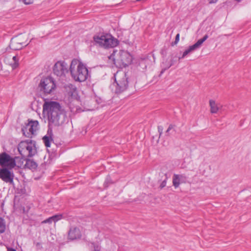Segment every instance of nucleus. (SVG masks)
Here are the masks:
<instances>
[{
    "instance_id": "f257e3e1",
    "label": "nucleus",
    "mask_w": 251,
    "mask_h": 251,
    "mask_svg": "<svg viewBox=\"0 0 251 251\" xmlns=\"http://www.w3.org/2000/svg\"><path fill=\"white\" fill-rule=\"evenodd\" d=\"M43 112L47 114L50 126H62L67 120L65 111L57 102L45 101L43 105Z\"/></svg>"
},
{
    "instance_id": "f03ea898",
    "label": "nucleus",
    "mask_w": 251,
    "mask_h": 251,
    "mask_svg": "<svg viewBox=\"0 0 251 251\" xmlns=\"http://www.w3.org/2000/svg\"><path fill=\"white\" fill-rule=\"evenodd\" d=\"M70 71L72 77L76 81H84L88 75V71L86 66L76 59L72 61Z\"/></svg>"
},
{
    "instance_id": "7ed1b4c3",
    "label": "nucleus",
    "mask_w": 251,
    "mask_h": 251,
    "mask_svg": "<svg viewBox=\"0 0 251 251\" xmlns=\"http://www.w3.org/2000/svg\"><path fill=\"white\" fill-rule=\"evenodd\" d=\"M109 58L113 59L114 64L119 68L126 67L130 64L132 61V56L129 53L124 50H120L117 54L114 51Z\"/></svg>"
},
{
    "instance_id": "20e7f679",
    "label": "nucleus",
    "mask_w": 251,
    "mask_h": 251,
    "mask_svg": "<svg viewBox=\"0 0 251 251\" xmlns=\"http://www.w3.org/2000/svg\"><path fill=\"white\" fill-rule=\"evenodd\" d=\"M115 87V93L119 94L125 91L128 87L129 81L126 73L118 72L114 75Z\"/></svg>"
},
{
    "instance_id": "39448f33",
    "label": "nucleus",
    "mask_w": 251,
    "mask_h": 251,
    "mask_svg": "<svg viewBox=\"0 0 251 251\" xmlns=\"http://www.w3.org/2000/svg\"><path fill=\"white\" fill-rule=\"evenodd\" d=\"M18 150L23 157H31L37 152L35 144L31 141L21 142L18 145Z\"/></svg>"
},
{
    "instance_id": "423d86ee",
    "label": "nucleus",
    "mask_w": 251,
    "mask_h": 251,
    "mask_svg": "<svg viewBox=\"0 0 251 251\" xmlns=\"http://www.w3.org/2000/svg\"><path fill=\"white\" fill-rule=\"evenodd\" d=\"M96 44L104 48H112L118 44V41L109 34L98 35L94 37Z\"/></svg>"
},
{
    "instance_id": "0eeeda50",
    "label": "nucleus",
    "mask_w": 251,
    "mask_h": 251,
    "mask_svg": "<svg viewBox=\"0 0 251 251\" xmlns=\"http://www.w3.org/2000/svg\"><path fill=\"white\" fill-rule=\"evenodd\" d=\"M56 85L51 77L42 78L38 85L40 92L45 95L51 94L55 89Z\"/></svg>"
},
{
    "instance_id": "6e6552de",
    "label": "nucleus",
    "mask_w": 251,
    "mask_h": 251,
    "mask_svg": "<svg viewBox=\"0 0 251 251\" xmlns=\"http://www.w3.org/2000/svg\"><path fill=\"white\" fill-rule=\"evenodd\" d=\"M18 158L17 157L13 158L5 152H2L0 153V166L1 168L13 169L17 165L16 160Z\"/></svg>"
},
{
    "instance_id": "1a4fd4ad",
    "label": "nucleus",
    "mask_w": 251,
    "mask_h": 251,
    "mask_svg": "<svg viewBox=\"0 0 251 251\" xmlns=\"http://www.w3.org/2000/svg\"><path fill=\"white\" fill-rule=\"evenodd\" d=\"M26 41L27 37L25 35H19L11 39L9 47L13 50H21L27 45L26 44Z\"/></svg>"
},
{
    "instance_id": "9d476101",
    "label": "nucleus",
    "mask_w": 251,
    "mask_h": 251,
    "mask_svg": "<svg viewBox=\"0 0 251 251\" xmlns=\"http://www.w3.org/2000/svg\"><path fill=\"white\" fill-rule=\"evenodd\" d=\"M38 122L37 121H30L22 127V131L25 137L31 138L38 129Z\"/></svg>"
},
{
    "instance_id": "9b49d317",
    "label": "nucleus",
    "mask_w": 251,
    "mask_h": 251,
    "mask_svg": "<svg viewBox=\"0 0 251 251\" xmlns=\"http://www.w3.org/2000/svg\"><path fill=\"white\" fill-rule=\"evenodd\" d=\"M53 72L57 76H64L68 72L67 64L64 61H58L54 65Z\"/></svg>"
},
{
    "instance_id": "f8f14e48",
    "label": "nucleus",
    "mask_w": 251,
    "mask_h": 251,
    "mask_svg": "<svg viewBox=\"0 0 251 251\" xmlns=\"http://www.w3.org/2000/svg\"><path fill=\"white\" fill-rule=\"evenodd\" d=\"M6 168H0V178L4 182L11 184H13L14 175L11 170Z\"/></svg>"
},
{
    "instance_id": "ddd939ff",
    "label": "nucleus",
    "mask_w": 251,
    "mask_h": 251,
    "mask_svg": "<svg viewBox=\"0 0 251 251\" xmlns=\"http://www.w3.org/2000/svg\"><path fill=\"white\" fill-rule=\"evenodd\" d=\"M155 62V58L152 54H149L144 58H141L139 61L140 70H146L148 66H150Z\"/></svg>"
},
{
    "instance_id": "4468645a",
    "label": "nucleus",
    "mask_w": 251,
    "mask_h": 251,
    "mask_svg": "<svg viewBox=\"0 0 251 251\" xmlns=\"http://www.w3.org/2000/svg\"><path fill=\"white\" fill-rule=\"evenodd\" d=\"M81 236L80 231L78 228L72 226L70 228L68 232V239L71 240H74L79 239Z\"/></svg>"
},
{
    "instance_id": "2eb2a0df",
    "label": "nucleus",
    "mask_w": 251,
    "mask_h": 251,
    "mask_svg": "<svg viewBox=\"0 0 251 251\" xmlns=\"http://www.w3.org/2000/svg\"><path fill=\"white\" fill-rule=\"evenodd\" d=\"M186 179L187 177L184 175L174 174L173 176V185L176 188L180 183H185Z\"/></svg>"
},
{
    "instance_id": "dca6fc26",
    "label": "nucleus",
    "mask_w": 251,
    "mask_h": 251,
    "mask_svg": "<svg viewBox=\"0 0 251 251\" xmlns=\"http://www.w3.org/2000/svg\"><path fill=\"white\" fill-rule=\"evenodd\" d=\"M66 92L69 97H71L72 99L77 98V90L76 87L71 84H69L65 87Z\"/></svg>"
},
{
    "instance_id": "f3484780",
    "label": "nucleus",
    "mask_w": 251,
    "mask_h": 251,
    "mask_svg": "<svg viewBox=\"0 0 251 251\" xmlns=\"http://www.w3.org/2000/svg\"><path fill=\"white\" fill-rule=\"evenodd\" d=\"M37 166L38 165L36 162L34 161L33 160L29 159L25 160V163L23 166L25 168L29 169L33 171L37 169Z\"/></svg>"
},
{
    "instance_id": "a211bd4d",
    "label": "nucleus",
    "mask_w": 251,
    "mask_h": 251,
    "mask_svg": "<svg viewBox=\"0 0 251 251\" xmlns=\"http://www.w3.org/2000/svg\"><path fill=\"white\" fill-rule=\"evenodd\" d=\"M198 49H199V48L196 44V43L192 46H189V47L183 52L182 56L179 57V60L184 58L189 53L194 51V50Z\"/></svg>"
},
{
    "instance_id": "6ab92c4d",
    "label": "nucleus",
    "mask_w": 251,
    "mask_h": 251,
    "mask_svg": "<svg viewBox=\"0 0 251 251\" xmlns=\"http://www.w3.org/2000/svg\"><path fill=\"white\" fill-rule=\"evenodd\" d=\"M209 105L210 107V112L212 114L217 113L220 109L218 104L213 100H209Z\"/></svg>"
},
{
    "instance_id": "aec40b11",
    "label": "nucleus",
    "mask_w": 251,
    "mask_h": 251,
    "mask_svg": "<svg viewBox=\"0 0 251 251\" xmlns=\"http://www.w3.org/2000/svg\"><path fill=\"white\" fill-rule=\"evenodd\" d=\"M174 64L173 61L172 59H171L169 61H166L162 63V67L163 68L162 69L161 73H162L164 71L169 69L171 66H172Z\"/></svg>"
},
{
    "instance_id": "412c9836",
    "label": "nucleus",
    "mask_w": 251,
    "mask_h": 251,
    "mask_svg": "<svg viewBox=\"0 0 251 251\" xmlns=\"http://www.w3.org/2000/svg\"><path fill=\"white\" fill-rule=\"evenodd\" d=\"M43 140L44 141L45 146L47 147H50V142L53 141L51 138H50L49 137L47 136H45L43 138Z\"/></svg>"
},
{
    "instance_id": "4be33fe9",
    "label": "nucleus",
    "mask_w": 251,
    "mask_h": 251,
    "mask_svg": "<svg viewBox=\"0 0 251 251\" xmlns=\"http://www.w3.org/2000/svg\"><path fill=\"white\" fill-rule=\"evenodd\" d=\"M208 38V35H205L202 38L199 40L196 43V44L198 46V47L200 48L202 43Z\"/></svg>"
},
{
    "instance_id": "5701e85b",
    "label": "nucleus",
    "mask_w": 251,
    "mask_h": 251,
    "mask_svg": "<svg viewBox=\"0 0 251 251\" xmlns=\"http://www.w3.org/2000/svg\"><path fill=\"white\" fill-rule=\"evenodd\" d=\"M5 230V225L3 220L0 218V234L3 233Z\"/></svg>"
},
{
    "instance_id": "b1692460",
    "label": "nucleus",
    "mask_w": 251,
    "mask_h": 251,
    "mask_svg": "<svg viewBox=\"0 0 251 251\" xmlns=\"http://www.w3.org/2000/svg\"><path fill=\"white\" fill-rule=\"evenodd\" d=\"M13 60L14 62L13 63H12L11 64V65L13 69H14L18 66V60L17 59L16 56H14L13 57Z\"/></svg>"
},
{
    "instance_id": "393cba45",
    "label": "nucleus",
    "mask_w": 251,
    "mask_h": 251,
    "mask_svg": "<svg viewBox=\"0 0 251 251\" xmlns=\"http://www.w3.org/2000/svg\"><path fill=\"white\" fill-rule=\"evenodd\" d=\"M62 218L61 215H55L51 217V218H52V221L54 223L58 221L59 220H60Z\"/></svg>"
},
{
    "instance_id": "a878e982",
    "label": "nucleus",
    "mask_w": 251,
    "mask_h": 251,
    "mask_svg": "<svg viewBox=\"0 0 251 251\" xmlns=\"http://www.w3.org/2000/svg\"><path fill=\"white\" fill-rule=\"evenodd\" d=\"M174 127V126L173 125H170L168 128L167 130L166 131V134L167 136H169L170 135V131L171 130H172Z\"/></svg>"
},
{
    "instance_id": "bb28decb",
    "label": "nucleus",
    "mask_w": 251,
    "mask_h": 251,
    "mask_svg": "<svg viewBox=\"0 0 251 251\" xmlns=\"http://www.w3.org/2000/svg\"><path fill=\"white\" fill-rule=\"evenodd\" d=\"M167 177H166V179L165 180H164L163 181H162V182L161 183L160 186H159V188L160 189H162L164 187L166 186V183H167V181H166V180H167Z\"/></svg>"
},
{
    "instance_id": "cd10ccee",
    "label": "nucleus",
    "mask_w": 251,
    "mask_h": 251,
    "mask_svg": "<svg viewBox=\"0 0 251 251\" xmlns=\"http://www.w3.org/2000/svg\"><path fill=\"white\" fill-rule=\"evenodd\" d=\"M52 218H51V217L48 218L47 219L43 221L42 223V224H45V223H49V224H51L52 222H53L52 221Z\"/></svg>"
},
{
    "instance_id": "c85d7f7f",
    "label": "nucleus",
    "mask_w": 251,
    "mask_h": 251,
    "mask_svg": "<svg viewBox=\"0 0 251 251\" xmlns=\"http://www.w3.org/2000/svg\"><path fill=\"white\" fill-rule=\"evenodd\" d=\"M179 40V34L178 33L176 34V38H175V41L174 42H173L172 43V45H176L177 44V43L178 42Z\"/></svg>"
},
{
    "instance_id": "c756f323",
    "label": "nucleus",
    "mask_w": 251,
    "mask_h": 251,
    "mask_svg": "<svg viewBox=\"0 0 251 251\" xmlns=\"http://www.w3.org/2000/svg\"><path fill=\"white\" fill-rule=\"evenodd\" d=\"M92 245H93L94 249V251H100V247L99 245L95 244L94 243H93Z\"/></svg>"
},
{
    "instance_id": "7c9ffc66",
    "label": "nucleus",
    "mask_w": 251,
    "mask_h": 251,
    "mask_svg": "<svg viewBox=\"0 0 251 251\" xmlns=\"http://www.w3.org/2000/svg\"><path fill=\"white\" fill-rule=\"evenodd\" d=\"M23 1L25 4H30L33 2V0H19Z\"/></svg>"
},
{
    "instance_id": "2f4dec72",
    "label": "nucleus",
    "mask_w": 251,
    "mask_h": 251,
    "mask_svg": "<svg viewBox=\"0 0 251 251\" xmlns=\"http://www.w3.org/2000/svg\"><path fill=\"white\" fill-rule=\"evenodd\" d=\"M109 180H110V178L109 177H107L106 178V181L104 183V185L105 186V187H107L108 185H107V183L109 182Z\"/></svg>"
},
{
    "instance_id": "473e14b6",
    "label": "nucleus",
    "mask_w": 251,
    "mask_h": 251,
    "mask_svg": "<svg viewBox=\"0 0 251 251\" xmlns=\"http://www.w3.org/2000/svg\"><path fill=\"white\" fill-rule=\"evenodd\" d=\"M158 131H159V133H160V135H161V134H162V133L163 128H162V127H161V126H159V127H158Z\"/></svg>"
},
{
    "instance_id": "72a5a7b5",
    "label": "nucleus",
    "mask_w": 251,
    "mask_h": 251,
    "mask_svg": "<svg viewBox=\"0 0 251 251\" xmlns=\"http://www.w3.org/2000/svg\"><path fill=\"white\" fill-rule=\"evenodd\" d=\"M217 1V0H209L210 3H215Z\"/></svg>"
},
{
    "instance_id": "f704fd0d",
    "label": "nucleus",
    "mask_w": 251,
    "mask_h": 251,
    "mask_svg": "<svg viewBox=\"0 0 251 251\" xmlns=\"http://www.w3.org/2000/svg\"><path fill=\"white\" fill-rule=\"evenodd\" d=\"M8 251H17L13 248H9V249H8Z\"/></svg>"
},
{
    "instance_id": "c9c22d12",
    "label": "nucleus",
    "mask_w": 251,
    "mask_h": 251,
    "mask_svg": "<svg viewBox=\"0 0 251 251\" xmlns=\"http://www.w3.org/2000/svg\"><path fill=\"white\" fill-rule=\"evenodd\" d=\"M17 166H18V167H20V168H21V167H22V165H19V164H17Z\"/></svg>"
},
{
    "instance_id": "e433bc0d",
    "label": "nucleus",
    "mask_w": 251,
    "mask_h": 251,
    "mask_svg": "<svg viewBox=\"0 0 251 251\" xmlns=\"http://www.w3.org/2000/svg\"><path fill=\"white\" fill-rule=\"evenodd\" d=\"M238 2H240L241 0H236Z\"/></svg>"
}]
</instances>
